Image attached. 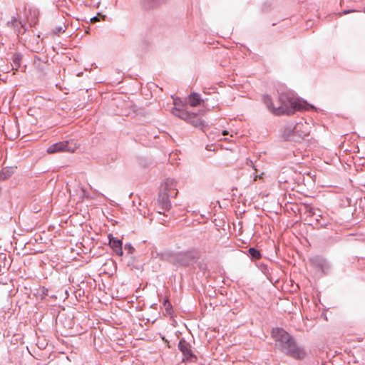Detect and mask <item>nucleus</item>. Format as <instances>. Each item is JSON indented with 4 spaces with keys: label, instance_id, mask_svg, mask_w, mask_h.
<instances>
[{
    "label": "nucleus",
    "instance_id": "412c9836",
    "mask_svg": "<svg viewBox=\"0 0 365 365\" xmlns=\"http://www.w3.org/2000/svg\"><path fill=\"white\" fill-rule=\"evenodd\" d=\"M178 103H179V101H177V99H175V100H174V104H175V106H177V105H178Z\"/></svg>",
    "mask_w": 365,
    "mask_h": 365
},
{
    "label": "nucleus",
    "instance_id": "0eeeda50",
    "mask_svg": "<svg viewBox=\"0 0 365 365\" xmlns=\"http://www.w3.org/2000/svg\"><path fill=\"white\" fill-rule=\"evenodd\" d=\"M173 113L174 115H178L180 118H182L190 123L192 124L195 127H199L202 125V120L194 113H188L186 111H180L179 110L175 108L173 110Z\"/></svg>",
    "mask_w": 365,
    "mask_h": 365
},
{
    "label": "nucleus",
    "instance_id": "f03ea898",
    "mask_svg": "<svg viewBox=\"0 0 365 365\" xmlns=\"http://www.w3.org/2000/svg\"><path fill=\"white\" fill-rule=\"evenodd\" d=\"M272 335L282 352L297 359L304 358L306 353L304 349L297 345L294 338L286 331L275 329L272 330Z\"/></svg>",
    "mask_w": 365,
    "mask_h": 365
},
{
    "label": "nucleus",
    "instance_id": "6ab92c4d",
    "mask_svg": "<svg viewBox=\"0 0 365 365\" xmlns=\"http://www.w3.org/2000/svg\"><path fill=\"white\" fill-rule=\"evenodd\" d=\"M273 104L276 106H279L280 105V103L279 102V100L277 101H276L275 103H273Z\"/></svg>",
    "mask_w": 365,
    "mask_h": 365
},
{
    "label": "nucleus",
    "instance_id": "4468645a",
    "mask_svg": "<svg viewBox=\"0 0 365 365\" xmlns=\"http://www.w3.org/2000/svg\"><path fill=\"white\" fill-rule=\"evenodd\" d=\"M264 173H261L260 175L256 174L254 177V181H256L257 179H262Z\"/></svg>",
    "mask_w": 365,
    "mask_h": 365
},
{
    "label": "nucleus",
    "instance_id": "4be33fe9",
    "mask_svg": "<svg viewBox=\"0 0 365 365\" xmlns=\"http://www.w3.org/2000/svg\"><path fill=\"white\" fill-rule=\"evenodd\" d=\"M178 103H179V101H177V99H175V100H174V104H175V106H177V105H178Z\"/></svg>",
    "mask_w": 365,
    "mask_h": 365
},
{
    "label": "nucleus",
    "instance_id": "1a4fd4ad",
    "mask_svg": "<svg viewBox=\"0 0 365 365\" xmlns=\"http://www.w3.org/2000/svg\"><path fill=\"white\" fill-rule=\"evenodd\" d=\"M109 245L113 251L119 256L123 255L122 242L115 238H110Z\"/></svg>",
    "mask_w": 365,
    "mask_h": 365
},
{
    "label": "nucleus",
    "instance_id": "f257e3e1",
    "mask_svg": "<svg viewBox=\"0 0 365 365\" xmlns=\"http://www.w3.org/2000/svg\"><path fill=\"white\" fill-rule=\"evenodd\" d=\"M263 102L268 110L275 115H290L296 110L306 108L305 103L290 93H282L279 96V106H274L269 96H263Z\"/></svg>",
    "mask_w": 365,
    "mask_h": 365
},
{
    "label": "nucleus",
    "instance_id": "9d476101",
    "mask_svg": "<svg viewBox=\"0 0 365 365\" xmlns=\"http://www.w3.org/2000/svg\"><path fill=\"white\" fill-rule=\"evenodd\" d=\"M165 186L167 190L170 192L168 193V195H173L176 196L178 194V190L176 189V182L173 179H167L165 182Z\"/></svg>",
    "mask_w": 365,
    "mask_h": 365
},
{
    "label": "nucleus",
    "instance_id": "9b49d317",
    "mask_svg": "<svg viewBox=\"0 0 365 365\" xmlns=\"http://www.w3.org/2000/svg\"><path fill=\"white\" fill-rule=\"evenodd\" d=\"M202 100L200 97V96L195 93H192L189 96V103L191 106L195 107L200 104Z\"/></svg>",
    "mask_w": 365,
    "mask_h": 365
},
{
    "label": "nucleus",
    "instance_id": "ddd939ff",
    "mask_svg": "<svg viewBox=\"0 0 365 365\" xmlns=\"http://www.w3.org/2000/svg\"><path fill=\"white\" fill-rule=\"evenodd\" d=\"M246 163H247V165H249L252 166V167L255 169V172L257 173V168L255 167V165H253V163H252V160H249V159H247V162H246Z\"/></svg>",
    "mask_w": 365,
    "mask_h": 365
},
{
    "label": "nucleus",
    "instance_id": "f8f14e48",
    "mask_svg": "<svg viewBox=\"0 0 365 365\" xmlns=\"http://www.w3.org/2000/svg\"><path fill=\"white\" fill-rule=\"evenodd\" d=\"M248 251H249V253L250 254V255L253 258H255V259H259L260 258V257H261L260 253L256 249H255V248H250Z\"/></svg>",
    "mask_w": 365,
    "mask_h": 365
},
{
    "label": "nucleus",
    "instance_id": "aec40b11",
    "mask_svg": "<svg viewBox=\"0 0 365 365\" xmlns=\"http://www.w3.org/2000/svg\"><path fill=\"white\" fill-rule=\"evenodd\" d=\"M227 134H228V132H227V130H224V131L222 132V135H227Z\"/></svg>",
    "mask_w": 365,
    "mask_h": 365
},
{
    "label": "nucleus",
    "instance_id": "6e6552de",
    "mask_svg": "<svg viewBox=\"0 0 365 365\" xmlns=\"http://www.w3.org/2000/svg\"><path fill=\"white\" fill-rule=\"evenodd\" d=\"M178 348L184 356L187 358V359L194 357V355L192 352L191 346L185 339H180L178 344Z\"/></svg>",
    "mask_w": 365,
    "mask_h": 365
},
{
    "label": "nucleus",
    "instance_id": "39448f33",
    "mask_svg": "<svg viewBox=\"0 0 365 365\" xmlns=\"http://www.w3.org/2000/svg\"><path fill=\"white\" fill-rule=\"evenodd\" d=\"M311 127L307 122L300 121L294 125L289 124L284 126L282 130V135L284 139L288 140L292 137V135L287 134L286 131H294L296 138H303L309 135Z\"/></svg>",
    "mask_w": 365,
    "mask_h": 365
},
{
    "label": "nucleus",
    "instance_id": "b1692460",
    "mask_svg": "<svg viewBox=\"0 0 365 365\" xmlns=\"http://www.w3.org/2000/svg\"><path fill=\"white\" fill-rule=\"evenodd\" d=\"M364 12H365V10H364Z\"/></svg>",
    "mask_w": 365,
    "mask_h": 365
},
{
    "label": "nucleus",
    "instance_id": "20e7f679",
    "mask_svg": "<svg viewBox=\"0 0 365 365\" xmlns=\"http://www.w3.org/2000/svg\"><path fill=\"white\" fill-rule=\"evenodd\" d=\"M272 335L282 352L297 359L304 358L306 353L304 349L297 345L294 338L286 331L275 329L272 330Z\"/></svg>",
    "mask_w": 365,
    "mask_h": 365
},
{
    "label": "nucleus",
    "instance_id": "5701e85b",
    "mask_svg": "<svg viewBox=\"0 0 365 365\" xmlns=\"http://www.w3.org/2000/svg\"><path fill=\"white\" fill-rule=\"evenodd\" d=\"M128 248H129V251H130V252H132V250H133V248L132 247H130V246H129Z\"/></svg>",
    "mask_w": 365,
    "mask_h": 365
},
{
    "label": "nucleus",
    "instance_id": "423d86ee",
    "mask_svg": "<svg viewBox=\"0 0 365 365\" xmlns=\"http://www.w3.org/2000/svg\"><path fill=\"white\" fill-rule=\"evenodd\" d=\"M77 149L76 145H71L69 141H62L54 143L47 148V153L48 154H54L56 153L68 152L74 153Z\"/></svg>",
    "mask_w": 365,
    "mask_h": 365
},
{
    "label": "nucleus",
    "instance_id": "a211bd4d",
    "mask_svg": "<svg viewBox=\"0 0 365 365\" xmlns=\"http://www.w3.org/2000/svg\"><path fill=\"white\" fill-rule=\"evenodd\" d=\"M170 208V204L169 202L165 203V209L169 210Z\"/></svg>",
    "mask_w": 365,
    "mask_h": 365
},
{
    "label": "nucleus",
    "instance_id": "dca6fc26",
    "mask_svg": "<svg viewBox=\"0 0 365 365\" xmlns=\"http://www.w3.org/2000/svg\"><path fill=\"white\" fill-rule=\"evenodd\" d=\"M287 134H290L292 135V137L289 138V139H295L296 138V135L294 133V131H289V130H287L286 131Z\"/></svg>",
    "mask_w": 365,
    "mask_h": 365
},
{
    "label": "nucleus",
    "instance_id": "7ed1b4c3",
    "mask_svg": "<svg viewBox=\"0 0 365 365\" xmlns=\"http://www.w3.org/2000/svg\"><path fill=\"white\" fill-rule=\"evenodd\" d=\"M272 335L282 352L297 359L304 358L306 353L304 349L297 345L294 338L286 331L275 329L272 330Z\"/></svg>",
    "mask_w": 365,
    "mask_h": 365
},
{
    "label": "nucleus",
    "instance_id": "f3484780",
    "mask_svg": "<svg viewBox=\"0 0 365 365\" xmlns=\"http://www.w3.org/2000/svg\"><path fill=\"white\" fill-rule=\"evenodd\" d=\"M92 22H96L99 21V19L97 16H95L91 19Z\"/></svg>",
    "mask_w": 365,
    "mask_h": 365
},
{
    "label": "nucleus",
    "instance_id": "2eb2a0df",
    "mask_svg": "<svg viewBox=\"0 0 365 365\" xmlns=\"http://www.w3.org/2000/svg\"><path fill=\"white\" fill-rule=\"evenodd\" d=\"M355 11H356L355 10H345L342 13H341L339 15L340 16L346 15V14H348L349 13L355 12Z\"/></svg>",
    "mask_w": 365,
    "mask_h": 365
}]
</instances>
